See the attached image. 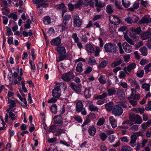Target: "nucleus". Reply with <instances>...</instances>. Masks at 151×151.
Wrapping results in <instances>:
<instances>
[{"instance_id":"774afa93","label":"nucleus","mask_w":151,"mask_h":151,"mask_svg":"<svg viewBox=\"0 0 151 151\" xmlns=\"http://www.w3.org/2000/svg\"><path fill=\"white\" fill-rule=\"evenodd\" d=\"M65 131L63 129H60L58 130L57 132V134L58 135H60L62 133H65Z\"/></svg>"},{"instance_id":"6ab92c4d","label":"nucleus","mask_w":151,"mask_h":151,"mask_svg":"<svg viewBox=\"0 0 151 151\" xmlns=\"http://www.w3.org/2000/svg\"><path fill=\"white\" fill-rule=\"evenodd\" d=\"M109 121L113 128H114L117 126L116 120L113 116H111L109 117Z\"/></svg>"},{"instance_id":"0e129e2a","label":"nucleus","mask_w":151,"mask_h":151,"mask_svg":"<svg viewBox=\"0 0 151 151\" xmlns=\"http://www.w3.org/2000/svg\"><path fill=\"white\" fill-rule=\"evenodd\" d=\"M0 5L1 6H6L7 5V1L6 0H1Z\"/></svg>"},{"instance_id":"39448f33","label":"nucleus","mask_w":151,"mask_h":151,"mask_svg":"<svg viewBox=\"0 0 151 151\" xmlns=\"http://www.w3.org/2000/svg\"><path fill=\"white\" fill-rule=\"evenodd\" d=\"M74 77L73 72L70 71L67 73L63 74L61 77V78L64 81L68 82L73 79Z\"/></svg>"},{"instance_id":"864d4df0","label":"nucleus","mask_w":151,"mask_h":151,"mask_svg":"<svg viewBox=\"0 0 151 151\" xmlns=\"http://www.w3.org/2000/svg\"><path fill=\"white\" fill-rule=\"evenodd\" d=\"M65 6L64 4L62 3L59 5H57L56 6V8L58 9H64V8H65Z\"/></svg>"},{"instance_id":"5701e85b","label":"nucleus","mask_w":151,"mask_h":151,"mask_svg":"<svg viewBox=\"0 0 151 151\" xmlns=\"http://www.w3.org/2000/svg\"><path fill=\"white\" fill-rule=\"evenodd\" d=\"M85 47L86 50L88 52L92 53L94 50L93 47L90 44L86 45Z\"/></svg>"},{"instance_id":"e433bc0d","label":"nucleus","mask_w":151,"mask_h":151,"mask_svg":"<svg viewBox=\"0 0 151 151\" xmlns=\"http://www.w3.org/2000/svg\"><path fill=\"white\" fill-rule=\"evenodd\" d=\"M124 38L126 41L131 45H133L134 44V41L130 39L127 36L124 35Z\"/></svg>"},{"instance_id":"c03bdc74","label":"nucleus","mask_w":151,"mask_h":151,"mask_svg":"<svg viewBox=\"0 0 151 151\" xmlns=\"http://www.w3.org/2000/svg\"><path fill=\"white\" fill-rule=\"evenodd\" d=\"M99 81L100 83L101 84H104L106 83V81L105 78L102 75H101L99 78Z\"/></svg>"},{"instance_id":"052dcab7","label":"nucleus","mask_w":151,"mask_h":151,"mask_svg":"<svg viewBox=\"0 0 151 151\" xmlns=\"http://www.w3.org/2000/svg\"><path fill=\"white\" fill-rule=\"evenodd\" d=\"M23 100H24L23 102H24V104L22 105V103H19L23 107H24L25 108H27V102L26 101V98H24Z\"/></svg>"},{"instance_id":"7ed1b4c3","label":"nucleus","mask_w":151,"mask_h":151,"mask_svg":"<svg viewBox=\"0 0 151 151\" xmlns=\"http://www.w3.org/2000/svg\"><path fill=\"white\" fill-rule=\"evenodd\" d=\"M62 17L63 18V23L60 26L61 27L63 30L67 29H68V24L71 19V15L69 14H65Z\"/></svg>"},{"instance_id":"412c9836","label":"nucleus","mask_w":151,"mask_h":151,"mask_svg":"<svg viewBox=\"0 0 151 151\" xmlns=\"http://www.w3.org/2000/svg\"><path fill=\"white\" fill-rule=\"evenodd\" d=\"M57 52L61 55L64 54L66 53V50L64 47H58L56 48Z\"/></svg>"},{"instance_id":"4468645a","label":"nucleus","mask_w":151,"mask_h":151,"mask_svg":"<svg viewBox=\"0 0 151 151\" xmlns=\"http://www.w3.org/2000/svg\"><path fill=\"white\" fill-rule=\"evenodd\" d=\"M61 41L60 38L59 37H57L52 39L50 41V43L52 45L58 46L60 45Z\"/></svg>"},{"instance_id":"a19ab883","label":"nucleus","mask_w":151,"mask_h":151,"mask_svg":"<svg viewBox=\"0 0 151 151\" xmlns=\"http://www.w3.org/2000/svg\"><path fill=\"white\" fill-rule=\"evenodd\" d=\"M105 121V119L104 118H100L98 120L97 123V125L98 126H101L103 124Z\"/></svg>"},{"instance_id":"7c9ffc66","label":"nucleus","mask_w":151,"mask_h":151,"mask_svg":"<svg viewBox=\"0 0 151 151\" xmlns=\"http://www.w3.org/2000/svg\"><path fill=\"white\" fill-rule=\"evenodd\" d=\"M58 88L61 91L62 89L63 91H64L66 89L67 86L66 83H60V84L58 85Z\"/></svg>"},{"instance_id":"09e8293b","label":"nucleus","mask_w":151,"mask_h":151,"mask_svg":"<svg viewBox=\"0 0 151 151\" xmlns=\"http://www.w3.org/2000/svg\"><path fill=\"white\" fill-rule=\"evenodd\" d=\"M143 45V44L142 43V41H139L138 42L136 43L135 45V50L137 49L140 47L142 46Z\"/></svg>"},{"instance_id":"1a4fd4ad","label":"nucleus","mask_w":151,"mask_h":151,"mask_svg":"<svg viewBox=\"0 0 151 151\" xmlns=\"http://www.w3.org/2000/svg\"><path fill=\"white\" fill-rule=\"evenodd\" d=\"M63 119L60 115L55 116L53 118L54 123L55 124H58L60 126H61L63 124Z\"/></svg>"},{"instance_id":"79ce46f5","label":"nucleus","mask_w":151,"mask_h":151,"mask_svg":"<svg viewBox=\"0 0 151 151\" xmlns=\"http://www.w3.org/2000/svg\"><path fill=\"white\" fill-rule=\"evenodd\" d=\"M122 2L123 5L125 8H128L130 4V2L128 1L122 0Z\"/></svg>"},{"instance_id":"f704fd0d","label":"nucleus","mask_w":151,"mask_h":151,"mask_svg":"<svg viewBox=\"0 0 151 151\" xmlns=\"http://www.w3.org/2000/svg\"><path fill=\"white\" fill-rule=\"evenodd\" d=\"M108 63L106 60L102 61L99 65L98 66V68L99 69H101L106 66L107 65Z\"/></svg>"},{"instance_id":"393cba45","label":"nucleus","mask_w":151,"mask_h":151,"mask_svg":"<svg viewBox=\"0 0 151 151\" xmlns=\"http://www.w3.org/2000/svg\"><path fill=\"white\" fill-rule=\"evenodd\" d=\"M76 111L78 112H80L82 110L83 105L81 101H79L76 104Z\"/></svg>"},{"instance_id":"4c0bfd02","label":"nucleus","mask_w":151,"mask_h":151,"mask_svg":"<svg viewBox=\"0 0 151 151\" xmlns=\"http://www.w3.org/2000/svg\"><path fill=\"white\" fill-rule=\"evenodd\" d=\"M150 85L148 83H144L142 84V88L146 91H148L150 90Z\"/></svg>"},{"instance_id":"338daca9","label":"nucleus","mask_w":151,"mask_h":151,"mask_svg":"<svg viewBox=\"0 0 151 151\" xmlns=\"http://www.w3.org/2000/svg\"><path fill=\"white\" fill-rule=\"evenodd\" d=\"M100 49L99 47H96V50L94 52V55L96 56H98L99 55V53L100 52Z\"/></svg>"},{"instance_id":"ea45409f","label":"nucleus","mask_w":151,"mask_h":151,"mask_svg":"<svg viewBox=\"0 0 151 151\" xmlns=\"http://www.w3.org/2000/svg\"><path fill=\"white\" fill-rule=\"evenodd\" d=\"M99 136L103 141H105L107 137L106 134L103 132L100 133L99 134Z\"/></svg>"},{"instance_id":"c756f323","label":"nucleus","mask_w":151,"mask_h":151,"mask_svg":"<svg viewBox=\"0 0 151 151\" xmlns=\"http://www.w3.org/2000/svg\"><path fill=\"white\" fill-rule=\"evenodd\" d=\"M50 110L52 113L54 114H56L57 112V107L55 104L51 105L50 107Z\"/></svg>"},{"instance_id":"680f3d73","label":"nucleus","mask_w":151,"mask_h":151,"mask_svg":"<svg viewBox=\"0 0 151 151\" xmlns=\"http://www.w3.org/2000/svg\"><path fill=\"white\" fill-rule=\"evenodd\" d=\"M151 67V63H150L147 64L144 68V69L145 70V72L147 73L149 70V69Z\"/></svg>"},{"instance_id":"6e6d98bb","label":"nucleus","mask_w":151,"mask_h":151,"mask_svg":"<svg viewBox=\"0 0 151 151\" xmlns=\"http://www.w3.org/2000/svg\"><path fill=\"white\" fill-rule=\"evenodd\" d=\"M132 31H134L137 34H139L141 32V29L140 27H137L136 29H134Z\"/></svg>"},{"instance_id":"a878e982","label":"nucleus","mask_w":151,"mask_h":151,"mask_svg":"<svg viewBox=\"0 0 151 151\" xmlns=\"http://www.w3.org/2000/svg\"><path fill=\"white\" fill-rule=\"evenodd\" d=\"M76 70L77 72L79 73H81L83 71V64L81 62H79L77 64Z\"/></svg>"},{"instance_id":"f03ea898","label":"nucleus","mask_w":151,"mask_h":151,"mask_svg":"<svg viewBox=\"0 0 151 151\" xmlns=\"http://www.w3.org/2000/svg\"><path fill=\"white\" fill-rule=\"evenodd\" d=\"M105 51L107 52L115 53L117 50V46L115 44L110 43H106L104 45Z\"/></svg>"},{"instance_id":"dca6fc26","label":"nucleus","mask_w":151,"mask_h":151,"mask_svg":"<svg viewBox=\"0 0 151 151\" xmlns=\"http://www.w3.org/2000/svg\"><path fill=\"white\" fill-rule=\"evenodd\" d=\"M131 139L130 142V144L132 147H134L135 146V143L137 140L136 135L135 134L132 135L130 137Z\"/></svg>"},{"instance_id":"2eb2a0df","label":"nucleus","mask_w":151,"mask_h":151,"mask_svg":"<svg viewBox=\"0 0 151 151\" xmlns=\"http://www.w3.org/2000/svg\"><path fill=\"white\" fill-rule=\"evenodd\" d=\"M123 62V60L120 58H119L116 60V61L113 62L111 64V66L114 68L120 65Z\"/></svg>"},{"instance_id":"4be33fe9","label":"nucleus","mask_w":151,"mask_h":151,"mask_svg":"<svg viewBox=\"0 0 151 151\" xmlns=\"http://www.w3.org/2000/svg\"><path fill=\"white\" fill-rule=\"evenodd\" d=\"M139 51L141 53V55L143 56H146L147 55L148 52L147 48L144 46L139 49Z\"/></svg>"},{"instance_id":"473e14b6","label":"nucleus","mask_w":151,"mask_h":151,"mask_svg":"<svg viewBox=\"0 0 151 151\" xmlns=\"http://www.w3.org/2000/svg\"><path fill=\"white\" fill-rule=\"evenodd\" d=\"M90 92V91L89 88H85L84 92V93L86 98H89L91 96Z\"/></svg>"},{"instance_id":"8fccbe9b","label":"nucleus","mask_w":151,"mask_h":151,"mask_svg":"<svg viewBox=\"0 0 151 151\" xmlns=\"http://www.w3.org/2000/svg\"><path fill=\"white\" fill-rule=\"evenodd\" d=\"M115 5L116 8L119 9H123L120 5V2L118 1V0L115 1Z\"/></svg>"},{"instance_id":"37998d69","label":"nucleus","mask_w":151,"mask_h":151,"mask_svg":"<svg viewBox=\"0 0 151 151\" xmlns=\"http://www.w3.org/2000/svg\"><path fill=\"white\" fill-rule=\"evenodd\" d=\"M125 21L129 24H131L134 22L132 18L129 17H127L125 19Z\"/></svg>"},{"instance_id":"603ef678","label":"nucleus","mask_w":151,"mask_h":151,"mask_svg":"<svg viewBox=\"0 0 151 151\" xmlns=\"http://www.w3.org/2000/svg\"><path fill=\"white\" fill-rule=\"evenodd\" d=\"M129 102L133 106H135L137 104V101L132 99H129Z\"/></svg>"},{"instance_id":"b1692460","label":"nucleus","mask_w":151,"mask_h":151,"mask_svg":"<svg viewBox=\"0 0 151 151\" xmlns=\"http://www.w3.org/2000/svg\"><path fill=\"white\" fill-rule=\"evenodd\" d=\"M106 11L108 14L112 13L114 11V6H111L110 4L108 5L106 8Z\"/></svg>"},{"instance_id":"69168bd1","label":"nucleus","mask_w":151,"mask_h":151,"mask_svg":"<svg viewBox=\"0 0 151 151\" xmlns=\"http://www.w3.org/2000/svg\"><path fill=\"white\" fill-rule=\"evenodd\" d=\"M74 118L76 121L78 122H82V119L80 116L75 115L74 116Z\"/></svg>"},{"instance_id":"cd10ccee","label":"nucleus","mask_w":151,"mask_h":151,"mask_svg":"<svg viewBox=\"0 0 151 151\" xmlns=\"http://www.w3.org/2000/svg\"><path fill=\"white\" fill-rule=\"evenodd\" d=\"M136 64L135 63H132L129 65L127 67H126V69L127 70V71L128 72L131 71L134 68L136 67Z\"/></svg>"},{"instance_id":"aec40b11","label":"nucleus","mask_w":151,"mask_h":151,"mask_svg":"<svg viewBox=\"0 0 151 151\" xmlns=\"http://www.w3.org/2000/svg\"><path fill=\"white\" fill-rule=\"evenodd\" d=\"M149 22H151V19L149 20L148 17L146 16H145L142 17L141 20L139 22V23L140 24H142L147 23Z\"/></svg>"},{"instance_id":"9b49d317","label":"nucleus","mask_w":151,"mask_h":151,"mask_svg":"<svg viewBox=\"0 0 151 151\" xmlns=\"http://www.w3.org/2000/svg\"><path fill=\"white\" fill-rule=\"evenodd\" d=\"M88 5L87 3L86 2H83L82 0H79L77 1L74 5V7L76 8H78L81 6L84 7Z\"/></svg>"},{"instance_id":"2f4dec72","label":"nucleus","mask_w":151,"mask_h":151,"mask_svg":"<svg viewBox=\"0 0 151 151\" xmlns=\"http://www.w3.org/2000/svg\"><path fill=\"white\" fill-rule=\"evenodd\" d=\"M44 24L45 25H47L50 23V19L49 16L45 17L43 20Z\"/></svg>"},{"instance_id":"72a5a7b5","label":"nucleus","mask_w":151,"mask_h":151,"mask_svg":"<svg viewBox=\"0 0 151 151\" xmlns=\"http://www.w3.org/2000/svg\"><path fill=\"white\" fill-rule=\"evenodd\" d=\"M88 109L89 110L91 111H98V108L93 104L90 105L89 106Z\"/></svg>"},{"instance_id":"e2e57ef3","label":"nucleus","mask_w":151,"mask_h":151,"mask_svg":"<svg viewBox=\"0 0 151 151\" xmlns=\"http://www.w3.org/2000/svg\"><path fill=\"white\" fill-rule=\"evenodd\" d=\"M92 70V68L88 66L86 68V70L84 72V73L86 74H88L90 73Z\"/></svg>"},{"instance_id":"c9c22d12","label":"nucleus","mask_w":151,"mask_h":151,"mask_svg":"<svg viewBox=\"0 0 151 151\" xmlns=\"http://www.w3.org/2000/svg\"><path fill=\"white\" fill-rule=\"evenodd\" d=\"M136 118L135 121L134 122L135 124H140L142 123V120L141 117L139 115L136 114Z\"/></svg>"},{"instance_id":"3c124183","label":"nucleus","mask_w":151,"mask_h":151,"mask_svg":"<svg viewBox=\"0 0 151 151\" xmlns=\"http://www.w3.org/2000/svg\"><path fill=\"white\" fill-rule=\"evenodd\" d=\"M9 118H11L13 120H15L16 118L15 115L12 112V110L9 113Z\"/></svg>"},{"instance_id":"bb28decb","label":"nucleus","mask_w":151,"mask_h":151,"mask_svg":"<svg viewBox=\"0 0 151 151\" xmlns=\"http://www.w3.org/2000/svg\"><path fill=\"white\" fill-rule=\"evenodd\" d=\"M116 94L118 97L121 99L124 98V95L122 91L118 89L116 91Z\"/></svg>"},{"instance_id":"a211bd4d","label":"nucleus","mask_w":151,"mask_h":151,"mask_svg":"<svg viewBox=\"0 0 151 151\" xmlns=\"http://www.w3.org/2000/svg\"><path fill=\"white\" fill-rule=\"evenodd\" d=\"M96 132V130L93 126H90L88 128V132L90 136H94Z\"/></svg>"},{"instance_id":"5fc2aeb1","label":"nucleus","mask_w":151,"mask_h":151,"mask_svg":"<svg viewBox=\"0 0 151 151\" xmlns=\"http://www.w3.org/2000/svg\"><path fill=\"white\" fill-rule=\"evenodd\" d=\"M48 6V4L47 3H42L37 5V6L38 8H39L41 7H43L46 8Z\"/></svg>"},{"instance_id":"6e6552de","label":"nucleus","mask_w":151,"mask_h":151,"mask_svg":"<svg viewBox=\"0 0 151 151\" xmlns=\"http://www.w3.org/2000/svg\"><path fill=\"white\" fill-rule=\"evenodd\" d=\"M70 86L72 89L78 93L81 91V84H76L75 83H71Z\"/></svg>"},{"instance_id":"a18cd8bd","label":"nucleus","mask_w":151,"mask_h":151,"mask_svg":"<svg viewBox=\"0 0 151 151\" xmlns=\"http://www.w3.org/2000/svg\"><path fill=\"white\" fill-rule=\"evenodd\" d=\"M115 138V137L114 135L109 136L108 137V140L109 142L110 143H112L114 142Z\"/></svg>"},{"instance_id":"49530a36","label":"nucleus","mask_w":151,"mask_h":151,"mask_svg":"<svg viewBox=\"0 0 151 151\" xmlns=\"http://www.w3.org/2000/svg\"><path fill=\"white\" fill-rule=\"evenodd\" d=\"M72 37L74 40L75 42H77L78 41H79V39L78 37H77V34L76 33H73L72 35Z\"/></svg>"},{"instance_id":"bf43d9fd","label":"nucleus","mask_w":151,"mask_h":151,"mask_svg":"<svg viewBox=\"0 0 151 151\" xmlns=\"http://www.w3.org/2000/svg\"><path fill=\"white\" fill-rule=\"evenodd\" d=\"M56 129V127L55 125H53L51 126L49 129V131L50 132H54Z\"/></svg>"},{"instance_id":"423d86ee","label":"nucleus","mask_w":151,"mask_h":151,"mask_svg":"<svg viewBox=\"0 0 151 151\" xmlns=\"http://www.w3.org/2000/svg\"><path fill=\"white\" fill-rule=\"evenodd\" d=\"M109 19L110 23L114 25H117L120 23L119 18L114 15H111L109 17Z\"/></svg>"},{"instance_id":"9d476101","label":"nucleus","mask_w":151,"mask_h":151,"mask_svg":"<svg viewBox=\"0 0 151 151\" xmlns=\"http://www.w3.org/2000/svg\"><path fill=\"white\" fill-rule=\"evenodd\" d=\"M122 46L125 52L127 53H130L132 51V46L127 42H124L122 44Z\"/></svg>"},{"instance_id":"58836bf2","label":"nucleus","mask_w":151,"mask_h":151,"mask_svg":"<svg viewBox=\"0 0 151 151\" xmlns=\"http://www.w3.org/2000/svg\"><path fill=\"white\" fill-rule=\"evenodd\" d=\"M88 63L91 65H94L96 63V60L93 57L91 56L89 58Z\"/></svg>"},{"instance_id":"0eeeda50","label":"nucleus","mask_w":151,"mask_h":151,"mask_svg":"<svg viewBox=\"0 0 151 151\" xmlns=\"http://www.w3.org/2000/svg\"><path fill=\"white\" fill-rule=\"evenodd\" d=\"M112 113L115 116H118L122 115L123 113V109L119 105H115L112 111Z\"/></svg>"},{"instance_id":"f257e3e1","label":"nucleus","mask_w":151,"mask_h":151,"mask_svg":"<svg viewBox=\"0 0 151 151\" xmlns=\"http://www.w3.org/2000/svg\"><path fill=\"white\" fill-rule=\"evenodd\" d=\"M107 89L108 93L106 92L103 93L101 95H99L96 96L95 97V99H102L106 97L107 96L108 94L109 96H111L114 95L116 92V91L114 88H107Z\"/></svg>"},{"instance_id":"de8ad7c7","label":"nucleus","mask_w":151,"mask_h":151,"mask_svg":"<svg viewBox=\"0 0 151 151\" xmlns=\"http://www.w3.org/2000/svg\"><path fill=\"white\" fill-rule=\"evenodd\" d=\"M131 147L128 146H123L122 149V151H131Z\"/></svg>"},{"instance_id":"c85d7f7f","label":"nucleus","mask_w":151,"mask_h":151,"mask_svg":"<svg viewBox=\"0 0 151 151\" xmlns=\"http://www.w3.org/2000/svg\"><path fill=\"white\" fill-rule=\"evenodd\" d=\"M106 110L109 111H111L113 106V103L112 102H110L105 105Z\"/></svg>"},{"instance_id":"13d9d810","label":"nucleus","mask_w":151,"mask_h":151,"mask_svg":"<svg viewBox=\"0 0 151 151\" xmlns=\"http://www.w3.org/2000/svg\"><path fill=\"white\" fill-rule=\"evenodd\" d=\"M117 45L119 48L120 53L121 54H123L124 53V51L123 50L121 43L120 42H119L118 43Z\"/></svg>"},{"instance_id":"f3484780","label":"nucleus","mask_w":151,"mask_h":151,"mask_svg":"<svg viewBox=\"0 0 151 151\" xmlns=\"http://www.w3.org/2000/svg\"><path fill=\"white\" fill-rule=\"evenodd\" d=\"M151 36V32L149 31H147L141 34V37L143 40L147 39Z\"/></svg>"},{"instance_id":"f8f14e48","label":"nucleus","mask_w":151,"mask_h":151,"mask_svg":"<svg viewBox=\"0 0 151 151\" xmlns=\"http://www.w3.org/2000/svg\"><path fill=\"white\" fill-rule=\"evenodd\" d=\"M61 93V91L59 88H54L52 91V96L55 98L60 97Z\"/></svg>"},{"instance_id":"ddd939ff","label":"nucleus","mask_w":151,"mask_h":151,"mask_svg":"<svg viewBox=\"0 0 151 151\" xmlns=\"http://www.w3.org/2000/svg\"><path fill=\"white\" fill-rule=\"evenodd\" d=\"M131 90L132 93L131 96L128 97V99H133L135 100H138L140 98V96L139 94H134V88H132Z\"/></svg>"},{"instance_id":"4d7b16f0","label":"nucleus","mask_w":151,"mask_h":151,"mask_svg":"<svg viewBox=\"0 0 151 151\" xmlns=\"http://www.w3.org/2000/svg\"><path fill=\"white\" fill-rule=\"evenodd\" d=\"M136 114L130 115L129 117L130 120L132 122H135L136 119Z\"/></svg>"},{"instance_id":"20e7f679","label":"nucleus","mask_w":151,"mask_h":151,"mask_svg":"<svg viewBox=\"0 0 151 151\" xmlns=\"http://www.w3.org/2000/svg\"><path fill=\"white\" fill-rule=\"evenodd\" d=\"M73 26L74 28L80 27L82 24V20L80 19L79 16L78 14H76L73 16Z\"/></svg>"}]
</instances>
